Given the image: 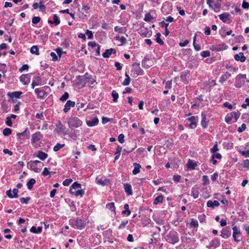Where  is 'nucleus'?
<instances>
[{
	"label": "nucleus",
	"instance_id": "obj_1",
	"mask_svg": "<svg viewBox=\"0 0 249 249\" xmlns=\"http://www.w3.org/2000/svg\"><path fill=\"white\" fill-rule=\"evenodd\" d=\"M43 165V163L40 161L37 160H31L28 162L27 167L31 170L36 173H39L41 171Z\"/></svg>",
	"mask_w": 249,
	"mask_h": 249
},
{
	"label": "nucleus",
	"instance_id": "obj_2",
	"mask_svg": "<svg viewBox=\"0 0 249 249\" xmlns=\"http://www.w3.org/2000/svg\"><path fill=\"white\" fill-rule=\"evenodd\" d=\"M223 0H207V4L209 7L215 12H219L221 8V3Z\"/></svg>",
	"mask_w": 249,
	"mask_h": 249
},
{
	"label": "nucleus",
	"instance_id": "obj_3",
	"mask_svg": "<svg viewBox=\"0 0 249 249\" xmlns=\"http://www.w3.org/2000/svg\"><path fill=\"white\" fill-rule=\"evenodd\" d=\"M166 241L172 244H174L179 241V238L177 232L171 231L166 237Z\"/></svg>",
	"mask_w": 249,
	"mask_h": 249
},
{
	"label": "nucleus",
	"instance_id": "obj_4",
	"mask_svg": "<svg viewBox=\"0 0 249 249\" xmlns=\"http://www.w3.org/2000/svg\"><path fill=\"white\" fill-rule=\"evenodd\" d=\"M68 124L70 127L77 128L82 125V122L77 117H71L68 119Z\"/></svg>",
	"mask_w": 249,
	"mask_h": 249
},
{
	"label": "nucleus",
	"instance_id": "obj_5",
	"mask_svg": "<svg viewBox=\"0 0 249 249\" xmlns=\"http://www.w3.org/2000/svg\"><path fill=\"white\" fill-rule=\"evenodd\" d=\"M246 78V75L243 74H239L237 75L235 78L234 86L237 88H241L245 84V81L243 79Z\"/></svg>",
	"mask_w": 249,
	"mask_h": 249
},
{
	"label": "nucleus",
	"instance_id": "obj_6",
	"mask_svg": "<svg viewBox=\"0 0 249 249\" xmlns=\"http://www.w3.org/2000/svg\"><path fill=\"white\" fill-rule=\"evenodd\" d=\"M56 128L55 131L57 134H63L64 135L68 134L69 133V129L66 128L60 122H58L56 124Z\"/></svg>",
	"mask_w": 249,
	"mask_h": 249
},
{
	"label": "nucleus",
	"instance_id": "obj_7",
	"mask_svg": "<svg viewBox=\"0 0 249 249\" xmlns=\"http://www.w3.org/2000/svg\"><path fill=\"white\" fill-rule=\"evenodd\" d=\"M71 225L75 229H82L83 228L85 224L84 222L80 219H76L72 220L71 222Z\"/></svg>",
	"mask_w": 249,
	"mask_h": 249
},
{
	"label": "nucleus",
	"instance_id": "obj_8",
	"mask_svg": "<svg viewBox=\"0 0 249 249\" xmlns=\"http://www.w3.org/2000/svg\"><path fill=\"white\" fill-rule=\"evenodd\" d=\"M232 237L234 239V240L236 242H239L240 241V237L241 235V232L239 228L235 226L232 228Z\"/></svg>",
	"mask_w": 249,
	"mask_h": 249
},
{
	"label": "nucleus",
	"instance_id": "obj_9",
	"mask_svg": "<svg viewBox=\"0 0 249 249\" xmlns=\"http://www.w3.org/2000/svg\"><path fill=\"white\" fill-rule=\"evenodd\" d=\"M143 70L141 68L140 64H136L133 65L132 72L134 77L143 74Z\"/></svg>",
	"mask_w": 249,
	"mask_h": 249
},
{
	"label": "nucleus",
	"instance_id": "obj_10",
	"mask_svg": "<svg viewBox=\"0 0 249 249\" xmlns=\"http://www.w3.org/2000/svg\"><path fill=\"white\" fill-rule=\"evenodd\" d=\"M97 184L102 186H108L110 184V180L106 178L105 177H97L96 178Z\"/></svg>",
	"mask_w": 249,
	"mask_h": 249
},
{
	"label": "nucleus",
	"instance_id": "obj_11",
	"mask_svg": "<svg viewBox=\"0 0 249 249\" xmlns=\"http://www.w3.org/2000/svg\"><path fill=\"white\" fill-rule=\"evenodd\" d=\"M187 120L190 123L189 127L191 129H194L196 127L197 124L198 122V116H191L188 118Z\"/></svg>",
	"mask_w": 249,
	"mask_h": 249
},
{
	"label": "nucleus",
	"instance_id": "obj_12",
	"mask_svg": "<svg viewBox=\"0 0 249 249\" xmlns=\"http://www.w3.org/2000/svg\"><path fill=\"white\" fill-rule=\"evenodd\" d=\"M237 151L245 158L249 157V142L245 144L243 149L237 150Z\"/></svg>",
	"mask_w": 249,
	"mask_h": 249
},
{
	"label": "nucleus",
	"instance_id": "obj_13",
	"mask_svg": "<svg viewBox=\"0 0 249 249\" xmlns=\"http://www.w3.org/2000/svg\"><path fill=\"white\" fill-rule=\"evenodd\" d=\"M42 138V135L40 132H37L32 134V143H36L39 142L40 139Z\"/></svg>",
	"mask_w": 249,
	"mask_h": 249
},
{
	"label": "nucleus",
	"instance_id": "obj_14",
	"mask_svg": "<svg viewBox=\"0 0 249 249\" xmlns=\"http://www.w3.org/2000/svg\"><path fill=\"white\" fill-rule=\"evenodd\" d=\"M20 81L24 85H28L30 82V76L28 74H22L19 77Z\"/></svg>",
	"mask_w": 249,
	"mask_h": 249
},
{
	"label": "nucleus",
	"instance_id": "obj_15",
	"mask_svg": "<svg viewBox=\"0 0 249 249\" xmlns=\"http://www.w3.org/2000/svg\"><path fill=\"white\" fill-rule=\"evenodd\" d=\"M35 92L37 95V96L39 98L44 99L47 96L46 92L42 89L40 88L36 89Z\"/></svg>",
	"mask_w": 249,
	"mask_h": 249
},
{
	"label": "nucleus",
	"instance_id": "obj_16",
	"mask_svg": "<svg viewBox=\"0 0 249 249\" xmlns=\"http://www.w3.org/2000/svg\"><path fill=\"white\" fill-rule=\"evenodd\" d=\"M75 105V103L74 101H72L71 100H68L66 102L64 108L63 109V111L65 113L68 112L71 109V107H74Z\"/></svg>",
	"mask_w": 249,
	"mask_h": 249
},
{
	"label": "nucleus",
	"instance_id": "obj_17",
	"mask_svg": "<svg viewBox=\"0 0 249 249\" xmlns=\"http://www.w3.org/2000/svg\"><path fill=\"white\" fill-rule=\"evenodd\" d=\"M18 189H14L12 192L11 190H7L6 192V195L10 198H17L18 197Z\"/></svg>",
	"mask_w": 249,
	"mask_h": 249
},
{
	"label": "nucleus",
	"instance_id": "obj_18",
	"mask_svg": "<svg viewBox=\"0 0 249 249\" xmlns=\"http://www.w3.org/2000/svg\"><path fill=\"white\" fill-rule=\"evenodd\" d=\"M212 47L213 50L218 52L226 50L227 48V45L224 43L213 45L212 46Z\"/></svg>",
	"mask_w": 249,
	"mask_h": 249
},
{
	"label": "nucleus",
	"instance_id": "obj_19",
	"mask_svg": "<svg viewBox=\"0 0 249 249\" xmlns=\"http://www.w3.org/2000/svg\"><path fill=\"white\" fill-rule=\"evenodd\" d=\"M116 53V51L115 49L110 48L109 49L106 50L105 52L102 54V55L104 58H108L111 55V54H115Z\"/></svg>",
	"mask_w": 249,
	"mask_h": 249
},
{
	"label": "nucleus",
	"instance_id": "obj_20",
	"mask_svg": "<svg viewBox=\"0 0 249 249\" xmlns=\"http://www.w3.org/2000/svg\"><path fill=\"white\" fill-rule=\"evenodd\" d=\"M218 17L223 22H226L230 20L231 15L228 13H224L219 15Z\"/></svg>",
	"mask_w": 249,
	"mask_h": 249
},
{
	"label": "nucleus",
	"instance_id": "obj_21",
	"mask_svg": "<svg viewBox=\"0 0 249 249\" xmlns=\"http://www.w3.org/2000/svg\"><path fill=\"white\" fill-rule=\"evenodd\" d=\"M231 233L230 229L227 228L223 229L221 231L220 236L224 238H228L231 236Z\"/></svg>",
	"mask_w": 249,
	"mask_h": 249
},
{
	"label": "nucleus",
	"instance_id": "obj_22",
	"mask_svg": "<svg viewBox=\"0 0 249 249\" xmlns=\"http://www.w3.org/2000/svg\"><path fill=\"white\" fill-rule=\"evenodd\" d=\"M234 58L235 60L237 61H240L241 62H244L246 60V58L244 55V54L243 53L241 52L239 54H236L234 56Z\"/></svg>",
	"mask_w": 249,
	"mask_h": 249
},
{
	"label": "nucleus",
	"instance_id": "obj_23",
	"mask_svg": "<svg viewBox=\"0 0 249 249\" xmlns=\"http://www.w3.org/2000/svg\"><path fill=\"white\" fill-rule=\"evenodd\" d=\"M124 189L128 196H131L132 195V190L131 185L128 183L124 184Z\"/></svg>",
	"mask_w": 249,
	"mask_h": 249
},
{
	"label": "nucleus",
	"instance_id": "obj_24",
	"mask_svg": "<svg viewBox=\"0 0 249 249\" xmlns=\"http://www.w3.org/2000/svg\"><path fill=\"white\" fill-rule=\"evenodd\" d=\"M202 120L201 121V124L203 127L206 128L208 125V121L206 118V115L203 112L201 113Z\"/></svg>",
	"mask_w": 249,
	"mask_h": 249
},
{
	"label": "nucleus",
	"instance_id": "obj_25",
	"mask_svg": "<svg viewBox=\"0 0 249 249\" xmlns=\"http://www.w3.org/2000/svg\"><path fill=\"white\" fill-rule=\"evenodd\" d=\"M197 165L196 162L189 159L187 163V166L188 169L192 170L195 169Z\"/></svg>",
	"mask_w": 249,
	"mask_h": 249
},
{
	"label": "nucleus",
	"instance_id": "obj_26",
	"mask_svg": "<svg viewBox=\"0 0 249 249\" xmlns=\"http://www.w3.org/2000/svg\"><path fill=\"white\" fill-rule=\"evenodd\" d=\"M81 188V185L77 182H74L71 187L70 192H72L76 190H79Z\"/></svg>",
	"mask_w": 249,
	"mask_h": 249
},
{
	"label": "nucleus",
	"instance_id": "obj_27",
	"mask_svg": "<svg viewBox=\"0 0 249 249\" xmlns=\"http://www.w3.org/2000/svg\"><path fill=\"white\" fill-rule=\"evenodd\" d=\"M22 94L21 91H14L9 92L8 95L11 98H20L21 95Z\"/></svg>",
	"mask_w": 249,
	"mask_h": 249
},
{
	"label": "nucleus",
	"instance_id": "obj_28",
	"mask_svg": "<svg viewBox=\"0 0 249 249\" xmlns=\"http://www.w3.org/2000/svg\"><path fill=\"white\" fill-rule=\"evenodd\" d=\"M133 166L134 168L133 170L132 171V173L133 175H136L140 172V169L141 168V166L139 163L134 162L133 163Z\"/></svg>",
	"mask_w": 249,
	"mask_h": 249
},
{
	"label": "nucleus",
	"instance_id": "obj_29",
	"mask_svg": "<svg viewBox=\"0 0 249 249\" xmlns=\"http://www.w3.org/2000/svg\"><path fill=\"white\" fill-rule=\"evenodd\" d=\"M207 205L208 207L214 208V207H218L219 206V203L217 200H214V201L209 200L207 202Z\"/></svg>",
	"mask_w": 249,
	"mask_h": 249
},
{
	"label": "nucleus",
	"instance_id": "obj_30",
	"mask_svg": "<svg viewBox=\"0 0 249 249\" xmlns=\"http://www.w3.org/2000/svg\"><path fill=\"white\" fill-rule=\"evenodd\" d=\"M36 156L40 160H44L48 157V154L42 151H39Z\"/></svg>",
	"mask_w": 249,
	"mask_h": 249
},
{
	"label": "nucleus",
	"instance_id": "obj_31",
	"mask_svg": "<svg viewBox=\"0 0 249 249\" xmlns=\"http://www.w3.org/2000/svg\"><path fill=\"white\" fill-rule=\"evenodd\" d=\"M42 231V227L41 226L38 227L36 228L35 226H33L30 230L31 232L34 233H40Z\"/></svg>",
	"mask_w": 249,
	"mask_h": 249
},
{
	"label": "nucleus",
	"instance_id": "obj_32",
	"mask_svg": "<svg viewBox=\"0 0 249 249\" xmlns=\"http://www.w3.org/2000/svg\"><path fill=\"white\" fill-rule=\"evenodd\" d=\"M48 22L51 24H54L55 25H58L60 23V20L56 15H53V21L48 20Z\"/></svg>",
	"mask_w": 249,
	"mask_h": 249
},
{
	"label": "nucleus",
	"instance_id": "obj_33",
	"mask_svg": "<svg viewBox=\"0 0 249 249\" xmlns=\"http://www.w3.org/2000/svg\"><path fill=\"white\" fill-rule=\"evenodd\" d=\"M231 76V75L230 73L226 72L220 77L219 81L221 83H223L230 78Z\"/></svg>",
	"mask_w": 249,
	"mask_h": 249
},
{
	"label": "nucleus",
	"instance_id": "obj_34",
	"mask_svg": "<svg viewBox=\"0 0 249 249\" xmlns=\"http://www.w3.org/2000/svg\"><path fill=\"white\" fill-rule=\"evenodd\" d=\"M99 120L97 118H94L91 121L87 122V124L89 126H93L97 125L98 123Z\"/></svg>",
	"mask_w": 249,
	"mask_h": 249
},
{
	"label": "nucleus",
	"instance_id": "obj_35",
	"mask_svg": "<svg viewBox=\"0 0 249 249\" xmlns=\"http://www.w3.org/2000/svg\"><path fill=\"white\" fill-rule=\"evenodd\" d=\"M106 208L110 210L112 212L115 214V207L114 202L108 203L106 205Z\"/></svg>",
	"mask_w": 249,
	"mask_h": 249
},
{
	"label": "nucleus",
	"instance_id": "obj_36",
	"mask_svg": "<svg viewBox=\"0 0 249 249\" xmlns=\"http://www.w3.org/2000/svg\"><path fill=\"white\" fill-rule=\"evenodd\" d=\"M199 192L196 188L193 187L191 190V195L194 198H196L199 196Z\"/></svg>",
	"mask_w": 249,
	"mask_h": 249
},
{
	"label": "nucleus",
	"instance_id": "obj_37",
	"mask_svg": "<svg viewBox=\"0 0 249 249\" xmlns=\"http://www.w3.org/2000/svg\"><path fill=\"white\" fill-rule=\"evenodd\" d=\"M71 193L74 194L76 196H80L81 197H82L85 193V191L83 190L80 189L71 192Z\"/></svg>",
	"mask_w": 249,
	"mask_h": 249
},
{
	"label": "nucleus",
	"instance_id": "obj_38",
	"mask_svg": "<svg viewBox=\"0 0 249 249\" xmlns=\"http://www.w3.org/2000/svg\"><path fill=\"white\" fill-rule=\"evenodd\" d=\"M35 183V179L34 178H31L27 183L28 189L31 190L33 188V186Z\"/></svg>",
	"mask_w": 249,
	"mask_h": 249
},
{
	"label": "nucleus",
	"instance_id": "obj_39",
	"mask_svg": "<svg viewBox=\"0 0 249 249\" xmlns=\"http://www.w3.org/2000/svg\"><path fill=\"white\" fill-rule=\"evenodd\" d=\"M122 150V147L120 146H117L116 150L115 152V154L116 155L114 158L115 161L117 160L119 158Z\"/></svg>",
	"mask_w": 249,
	"mask_h": 249
},
{
	"label": "nucleus",
	"instance_id": "obj_40",
	"mask_svg": "<svg viewBox=\"0 0 249 249\" xmlns=\"http://www.w3.org/2000/svg\"><path fill=\"white\" fill-rule=\"evenodd\" d=\"M163 199V196L159 195L155 198V199L154 200V204L155 205H157L159 203H161L162 202Z\"/></svg>",
	"mask_w": 249,
	"mask_h": 249
},
{
	"label": "nucleus",
	"instance_id": "obj_41",
	"mask_svg": "<svg viewBox=\"0 0 249 249\" xmlns=\"http://www.w3.org/2000/svg\"><path fill=\"white\" fill-rule=\"evenodd\" d=\"M30 52L32 54H36V55H38L39 54V50L37 46H33L30 49Z\"/></svg>",
	"mask_w": 249,
	"mask_h": 249
},
{
	"label": "nucleus",
	"instance_id": "obj_42",
	"mask_svg": "<svg viewBox=\"0 0 249 249\" xmlns=\"http://www.w3.org/2000/svg\"><path fill=\"white\" fill-rule=\"evenodd\" d=\"M230 114L233 120V122H236L240 116V113L238 112H232Z\"/></svg>",
	"mask_w": 249,
	"mask_h": 249
},
{
	"label": "nucleus",
	"instance_id": "obj_43",
	"mask_svg": "<svg viewBox=\"0 0 249 249\" xmlns=\"http://www.w3.org/2000/svg\"><path fill=\"white\" fill-rule=\"evenodd\" d=\"M161 34L160 33H158L156 35V41L160 45H162L164 44V42L160 38Z\"/></svg>",
	"mask_w": 249,
	"mask_h": 249
},
{
	"label": "nucleus",
	"instance_id": "obj_44",
	"mask_svg": "<svg viewBox=\"0 0 249 249\" xmlns=\"http://www.w3.org/2000/svg\"><path fill=\"white\" fill-rule=\"evenodd\" d=\"M39 77H37L36 78V79L33 80V82L31 85L32 89H34L35 86H38L39 85Z\"/></svg>",
	"mask_w": 249,
	"mask_h": 249
},
{
	"label": "nucleus",
	"instance_id": "obj_45",
	"mask_svg": "<svg viewBox=\"0 0 249 249\" xmlns=\"http://www.w3.org/2000/svg\"><path fill=\"white\" fill-rule=\"evenodd\" d=\"M153 19V17L149 13L145 15L144 20L145 21L149 22Z\"/></svg>",
	"mask_w": 249,
	"mask_h": 249
},
{
	"label": "nucleus",
	"instance_id": "obj_46",
	"mask_svg": "<svg viewBox=\"0 0 249 249\" xmlns=\"http://www.w3.org/2000/svg\"><path fill=\"white\" fill-rule=\"evenodd\" d=\"M64 145V144L57 143L53 147V150L55 152L58 151L60 148H63Z\"/></svg>",
	"mask_w": 249,
	"mask_h": 249
},
{
	"label": "nucleus",
	"instance_id": "obj_47",
	"mask_svg": "<svg viewBox=\"0 0 249 249\" xmlns=\"http://www.w3.org/2000/svg\"><path fill=\"white\" fill-rule=\"evenodd\" d=\"M86 34L88 36V39H92L93 38V32L87 29L86 31Z\"/></svg>",
	"mask_w": 249,
	"mask_h": 249
},
{
	"label": "nucleus",
	"instance_id": "obj_48",
	"mask_svg": "<svg viewBox=\"0 0 249 249\" xmlns=\"http://www.w3.org/2000/svg\"><path fill=\"white\" fill-rule=\"evenodd\" d=\"M116 40L120 41L122 44H124L126 43V39L124 36L120 37L119 36L116 37Z\"/></svg>",
	"mask_w": 249,
	"mask_h": 249
},
{
	"label": "nucleus",
	"instance_id": "obj_49",
	"mask_svg": "<svg viewBox=\"0 0 249 249\" xmlns=\"http://www.w3.org/2000/svg\"><path fill=\"white\" fill-rule=\"evenodd\" d=\"M12 133V130L9 128H6L3 130V134L4 136H8Z\"/></svg>",
	"mask_w": 249,
	"mask_h": 249
},
{
	"label": "nucleus",
	"instance_id": "obj_50",
	"mask_svg": "<svg viewBox=\"0 0 249 249\" xmlns=\"http://www.w3.org/2000/svg\"><path fill=\"white\" fill-rule=\"evenodd\" d=\"M112 96L113 98V101L116 102L119 97V94L115 90H113L112 92Z\"/></svg>",
	"mask_w": 249,
	"mask_h": 249
},
{
	"label": "nucleus",
	"instance_id": "obj_51",
	"mask_svg": "<svg viewBox=\"0 0 249 249\" xmlns=\"http://www.w3.org/2000/svg\"><path fill=\"white\" fill-rule=\"evenodd\" d=\"M69 93L67 92H65L64 94L60 97V100L62 101H65L69 98Z\"/></svg>",
	"mask_w": 249,
	"mask_h": 249
},
{
	"label": "nucleus",
	"instance_id": "obj_52",
	"mask_svg": "<svg viewBox=\"0 0 249 249\" xmlns=\"http://www.w3.org/2000/svg\"><path fill=\"white\" fill-rule=\"evenodd\" d=\"M203 185H206L209 183V179L208 176L204 175L202 177Z\"/></svg>",
	"mask_w": 249,
	"mask_h": 249
},
{
	"label": "nucleus",
	"instance_id": "obj_53",
	"mask_svg": "<svg viewBox=\"0 0 249 249\" xmlns=\"http://www.w3.org/2000/svg\"><path fill=\"white\" fill-rule=\"evenodd\" d=\"M217 151H218V146H217V142H214V144L213 146V147L212 148H211V151L213 153H215Z\"/></svg>",
	"mask_w": 249,
	"mask_h": 249
},
{
	"label": "nucleus",
	"instance_id": "obj_54",
	"mask_svg": "<svg viewBox=\"0 0 249 249\" xmlns=\"http://www.w3.org/2000/svg\"><path fill=\"white\" fill-rule=\"evenodd\" d=\"M190 225L194 228H196L198 226V223L197 220L194 219H192L190 223Z\"/></svg>",
	"mask_w": 249,
	"mask_h": 249
},
{
	"label": "nucleus",
	"instance_id": "obj_55",
	"mask_svg": "<svg viewBox=\"0 0 249 249\" xmlns=\"http://www.w3.org/2000/svg\"><path fill=\"white\" fill-rule=\"evenodd\" d=\"M7 71L6 66L4 64L0 63V71L6 72Z\"/></svg>",
	"mask_w": 249,
	"mask_h": 249
},
{
	"label": "nucleus",
	"instance_id": "obj_56",
	"mask_svg": "<svg viewBox=\"0 0 249 249\" xmlns=\"http://www.w3.org/2000/svg\"><path fill=\"white\" fill-rule=\"evenodd\" d=\"M72 182V179L71 178L66 179L63 182V185L65 186H69Z\"/></svg>",
	"mask_w": 249,
	"mask_h": 249
},
{
	"label": "nucleus",
	"instance_id": "obj_57",
	"mask_svg": "<svg viewBox=\"0 0 249 249\" xmlns=\"http://www.w3.org/2000/svg\"><path fill=\"white\" fill-rule=\"evenodd\" d=\"M201 55L204 58L210 56V52L208 51H203L201 53Z\"/></svg>",
	"mask_w": 249,
	"mask_h": 249
},
{
	"label": "nucleus",
	"instance_id": "obj_58",
	"mask_svg": "<svg viewBox=\"0 0 249 249\" xmlns=\"http://www.w3.org/2000/svg\"><path fill=\"white\" fill-rule=\"evenodd\" d=\"M40 20V18L39 17H34L32 18V21L33 24H37L39 22Z\"/></svg>",
	"mask_w": 249,
	"mask_h": 249
},
{
	"label": "nucleus",
	"instance_id": "obj_59",
	"mask_svg": "<svg viewBox=\"0 0 249 249\" xmlns=\"http://www.w3.org/2000/svg\"><path fill=\"white\" fill-rule=\"evenodd\" d=\"M30 200V197H27L26 198L22 197L20 199V201L21 203L27 204Z\"/></svg>",
	"mask_w": 249,
	"mask_h": 249
},
{
	"label": "nucleus",
	"instance_id": "obj_60",
	"mask_svg": "<svg viewBox=\"0 0 249 249\" xmlns=\"http://www.w3.org/2000/svg\"><path fill=\"white\" fill-rule=\"evenodd\" d=\"M232 120L233 119L230 114H228L225 117V121L228 124H231V123Z\"/></svg>",
	"mask_w": 249,
	"mask_h": 249
},
{
	"label": "nucleus",
	"instance_id": "obj_61",
	"mask_svg": "<svg viewBox=\"0 0 249 249\" xmlns=\"http://www.w3.org/2000/svg\"><path fill=\"white\" fill-rule=\"evenodd\" d=\"M90 9V7L88 5H83L82 6V10L86 14L89 13V10Z\"/></svg>",
	"mask_w": 249,
	"mask_h": 249
},
{
	"label": "nucleus",
	"instance_id": "obj_62",
	"mask_svg": "<svg viewBox=\"0 0 249 249\" xmlns=\"http://www.w3.org/2000/svg\"><path fill=\"white\" fill-rule=\"evenodd\" d=\"M219 244V242H215L214 241H212L210 242V246L211 247H212L213 249H215L218 246V245Z\"/></svg>",
	"mask_w": 249,
	"mask_h": 249
},
{
	"label": "nucleus",
	"instance_id": "obj_63",
	"mask_svg": "<svg viewBox=\"0 0 249 249\" xmlns=\"http://www.w3.org/2000/svg\"><path fill=\"white\" fill-rule=\"evenodd\" d=\"M38 8H39L40 11H44L46 10V7L43 4V2L42 1H40L39 3V6Z\"/></svg>",
	"mask_w": 249,
	"mask_h": 249
},
{
	"label": "nucleus",
	"instance_id": "obj_64",
	"mask_svg": "<svg viewBox=\"0 0 249 249\" xmlns=\"http://www.w3.org/2000/svg\"><path fill=\"white\" fill-rule=\"evenodd\" d=\"M124 136L123 134H120L118 138V141L120 143H123L124 142Z\"/></svg>",
	"mask_w": 249,
	"mask_h": 249
}]
</instances>
